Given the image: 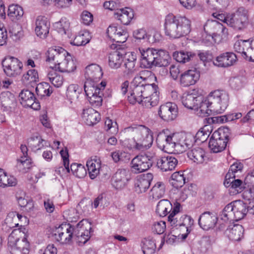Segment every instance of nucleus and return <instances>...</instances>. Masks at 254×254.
I'll return each instance as SVG.
<instances>
[{
    "label": "nucleus",
    "instance_id": "obj_62",
    "mask_svg": "<svg viewBox=\"0 0 254 254\" xmlns=\"http://www.w3.org/2000/svg\"><path fill=\"white\" fill-rule=\"evenodd\" d=\"M10 36L13 40H19L23 35L22 27L18 24H14L9 30Z\"/></svg>",
    "mask_w": 254,
    "mask_h": 254
},
{
    "label": "nucleus",
    "instance_id": "obj_15",
    "mask_svg": "<svg viewBox=\"0 0 254 254\" xmlns=\"http://www.w3.org/2000/svg\"><path fill=\"white\" fill-rule=\"evenodd\" d=\"M91 229V224L86 219L82 220L76 225L74 232L79 244H84L89 239Z\"/></svg>",
    "mask_w": 254,
    "mask_h": 254
},
{
    "label": "nucleus",
    "instance_id": "obj_53",
    "mask_svg": "<svg viewBox=\"0 0 254 254\" xmlns=\"http://www.w3.org/2000/svg\"><path fill=\"white\" fill-rule=\"evenodd\" d=\"M106 85V82L103 81H102L100 84H97L96 83L92 82L91 81H86L84 83V89L86 96L87 97V88L88 87H90L94 89L92 92L94 95L96 96L97 95L98 92H99V93H103V91Z\"/></svg>",
    "mask_w": 254,
    "mask_h": 254
},
{
    "label": "nucleus",
    "instance_id": "obj_41",
    "mask_svg": "<svg viewBox=\"0 0 254 254\" xmlns=\"http://www.w3.org/2000/svg\"><path fill=\"white\" fill-rule=\"evenodd\" d=\"M198 108L195 110L197 111V114L201 117H207L213 113V110L210 107V102H208V99L203 98L201 96V101L198 103Z\"/></svg>",
    "mask_w": 254,
    "mask_h": 254
},
{
    "label": "nucleus",
    "instance_id": "obj_46",
    "mask_svg": "<svg viewBox=\"0 0 254 254\" xmlns=\"http://www.w3.org/2000/svg\"><path fill=\"white\" fill-rule=\"evenodd\" d=\"M93 90V88L90 87L87 88L88 100L92 106L100 107L102 104L103 93L98 92L97 95L94 96L92 92Z\"/></svg>",
    "mask_w": 254,
    "mask_h": 254
},
{
    "label": "nucleus",
    "instance_id": "obj_50",
    "mask_svg": "<svg viewBox=\"0 0 254 254\" xmlns=\"http://www.w3.org/2000/svg\"><path fill=\"white\" fill-rule=\"evenodd\" d=\"M38 74L35 69H30L23 74L22 81L26 85L33 86L38 81Z\"/></svg>",
    "mask_w": 254,
    "mask_h": 254
},
{
    "label": "nucleus",
    "instance_id": "obj_39",
    "mask_svg": "<svg viewBox=\"0 0 254 254\" xmlns=\"http://www.w3.org/2000/svg\"><path fill=\"white\" fill-rule=\"evenodd\" d=\"M0 103L4 110H10L16 105L15 96L8 91L1 92L0 94Z\"/></svg>",
    "mask_w": 254,
    "mask_h": 254
},
{
    "label": "nucleus",
    "instance_id": "obj_27",
    "mask_svg": "<svg viewBox=\"0 0 254 254\" xmlns=\"http://www.w3.org/2000/svg\"><path fill=\"white\" fill-rule=\"evenodd\" d=\"M217 221V217L214 213L206 211L199 216L198 224L203 230H208L214 228Z\"/></svg>",
    "mask_w": 254,
    "mask_h": 254
},
{
    "label": "nucleus",
    "instance_id": "obj_43",
    "mask_svg": "<svg viewBox=\"0 0 254 254\" xmlns=\"http://www.w3.org/2000/svg\"><path fill=\"white\" fill-rule=\"evenodd\" d=\"M171 60V59L168 52L163 50H158L156 56L155 57V66H167Z\"/></svg>",
    "mask_w": 254,
    "mask_h": 254
},
{
    "label": "nucleus",
    "instance_id": "obj_38",
    "mask_svg": "<svg viewBox=\"0 0 254 254\" xmlns=\"http://www.w3.org/2000/svg\"><path fill=\"white\" fill-rule=\"evenodd\" d=\"M115 18L120 20L124 25L128 24L133 17V12L130 8L118 9L114 13Z\"/></svg>",
    "mask_w": 254,
    "mask_h": 254
},
{
    "label": "nucleus",
    "instance_id": "obj_5",
    "mask_svg": "<svg viewBox=\"0 0 254 254\" xmlns=\"http://www.w3.org/2000/svg\"><path fill=\"white\" fill-rule=\"evenodd\" d=\"M248 212L247 206L242 201L236 200L227 204L223 209L221 217L224 221H238Z\"/></svg>",
    "mask_w": 254,
    "mask_h": 254
},
{
    "label": "nucleus",
    "instance_id": "obj_21",
    "mask_svg": "<svg viewBox=\"0 0 254 254\" xmlns=\"http://www.w3.org/2000/svg\"><path fill=\"white\" fill-rule=\"evenodd\" d=\"M67 54V52L60 47H53L50 48L47 51L46 55V62L53 64L56 66L58 63L63 60V58Z\"/></svg>",
    "mask_w": 254,
    "mask_h": 254
},
{
    "label": "nucleus",
    "instance_id": "obj_29",
    "mask_svg": "<svg viewBox=\"0 0 254 254\" xmlns=\"http://www.w3.org/2000/svg\"><path fill=\"white\" fill-rule=\"evenodd\" d=\"M153 178V174L147 173L138 176L134 183V190L137 193L145 192Z\"/></svg>",
    "mask_w": 254,
    "mask_h": 254
},
{
    "label": "nucleus",
    "instance_id": "obj_12",
    "mask_svg": "<svg viewBox=\"0 0 254 254\" xmlns=\"http://www.w3.org/2000/svg\"><path fill=\"white\" fill-rule=\"evenodd\" d=\"M204 30L207 34L215 36L220 41L223 37L228 34V29L216 20H208L204 26Z\"/></svg>",
    "mask_w": 254,
    "mask_h": 254
},
{
    "label": "nucleus",
    "instance_id": "obj_13",
    "mask_svg": "<svg viewBox=\"0 0 254 254\" xmlns=\"http://www.w3.org/2000/svg\"><path fill=\"white\" fill-rule=\"evenodd\" d=\"M60 154L63 159V164L67 172L69 173L70 170L72 174L79 178H84L86 176L87 174L86 170L84 166L81 164L72 163L71 164L69 169V155L66 150H61Z\"/></svg>",
    "mask_w": 254,
    "mask_h": 254
},
{
    "label": "nucleus",
    "instance_id": "obj_6",
    "mask_svg": "<svg viewBox=\"0 0 254 254\" xmlns=\"http://www.w3.org/2000/svg\"><path fill=\"white\" fill-rule=\"evenodd\" d=\"M227 25L237 31H243L249 22L247 11L243 7L238 8L234 12L228 14Z\"/></svg>",
    "mask_w": 254,
    "mask_h": 254
},
{
    "label": "nucleus",
    "instance_id": "obj_58",
    "mask_svg": "<svg viewBox=\"0 0 254 254\" xmlns=\"http://www.w3.org/2000/svg\"><path fill=\"white\" fill-rule=\"evenodd\" d=\"M49 81L56 87H61L64 82L63 76L54 71L49 72L47 75Z\"/></svg>",
    "mask_w": 254,
    "mask_h": 254
},
{
    "label": "nucleus",
    "instance_id": "obj_19",
    "mask_svg": "<svg viewBox=\"0 0 254 254\" xmlns=\"http://www.w3.org/2000/svg\"><path fill=\"white\" fill-rule=\"evenodd\" d=\"M138 51L141 55V64L145 68H151L155 66V57L157 50L153 48H139Z\"/></svg>",
    "mask_w": 254,
    "mask_h": 254
},
{
    "label": "nucleus",
    "instance_id": "obj_55",
    "mask_svg": "<svg viewBox=\"0 0 254 254\" xmlns=\"http://www.w3.org/2000/svg\"><path fill=\"white\" fill-rule=\"evenodd\" d=\"M32 160L30 158H20L17 159L16 168L22 173H26L31 167Z\"/></svg>",
    "mask_w": 254,
    "mask_h": 254
},
{
    "label": "nucleus",
    "instance_id": "obj_60",
    "mask_svg": "<svg viewBox=\"0 0 254 254\" xmlns=\"http://www.w3.org/2000/svg\"><path fill=\"white\" fill-rule=\"evenodd\" d=\"M142 249L144 254H153L156 249L154 241L150 239H144L142 241Z\"/></svg>",
    "mask_w": 254,
    "mask_h": 254
},
{
    "label": "nucleus",
    "instance_id": "obj_9",
    "mask_svg": "<svg viewBox=\"0 0 254 254\" xmlns=\"http://www.w3.org/2000/svg\"><path fill=\"white\" fill-rule=\"evenodd\" d=\"M153 164V157L147 154H141L135 156L131 162L132 171L138 174L148 170Z\"/></svg>",
    "mask_w": 254,
    "mask_h": 254
},
{
    "label": "nucleus",
    "instance_id": "obj_63",
    "mask_svg": "<svg viewBox=\"0 0 254 254\" xmlns=\"http://www.w3.org/2000/svg\"><path fill=\"white\" fill-rule=\"evenodd\" d=\"M17 200L20 207H25L27 210H31L34 206L33 201L28 198L21 196H17Z\"/></svg>",
    "mask_w": 254,
    "mask_h": 254
},
{
    "label": "nucleus",
    "instance_id": "obj_47",
    "mask_svg": "<svg viewBox=\"0 0 254 254\" xmlns=\"http://www.w3.org/2000/svg\"><path fill=\"white\" fill-rule=\"evenodd\" d=\"M250 43L247 40H238L234 45V49L236 52L242 54L245 59L248 60L247 50L250 48Z\"/></svg>",
    "mask_w": 254,
    "mask_h": 254
},
{
    "label": "nucleus",
    "instance_id": "obj_4",
    "mask_svg": "<svg viewBox=\"0 0 254 254\" xmlns=\"http://www.w3.org/2000/svg\"><path fill=\"white\" fill-rule=\"evenodd\" d=\"M128 131L131 132L136 143V148L139 150L146 149L152 145L153 138L151 131L147 127L139 125L129 127Z\"/></svg>",
    "mask_w": 254,
    "mask_h": 254
},
{
    "label": "nucleus",
    "instance_id": "obj_37",
    "mask_svg": "<svg viewBox=\"0 0 254 254\" xmlns=\"http://www.w3.org/2000/svg\"><path fill=\"white\" fill-rule=\"evenodd\" d=\"M187 155L190 160L198 164L207 162L208 160L205 151L200 147L194 148L189 150Z\"/></svg>",
    "mask_w": 254,
    "mask_h": 254
},
{
    "label": "nucleus",
    "instance_id": "obj_48",
    "mask_svg": "<svg viewBox=\"0 0 254 254\" xmlns=\"http://www.w3.org/2000/svg\"><path fill=\"white\" fill-rule=\"evenodd\" d=\"M166 192V185L162 182H157L151 190V194L154 199L162 197Z\"/></svg>",
    "mask_w": 254,
    "mask_h": 254
},
{
    "label": "nucleus",
    "instance_id": "obj_45",
    "mask_svg": "<svg viewBox=\"0 0 254 254\" xmlns=\"http://www.w3.org/2000/svg\"><path fill=\"white\" fill-rule=\"evenodd\" d=\"M172 205L167 199H162L157 204L156 212L161 217H164L171 212Z\"/></svg>",
    "mask_w": 254,
    "mask_h": 254
},
{
    "label": "nucleus",
    "instance_id": "obj_64",
    "mask_svg": "<svg viewBox=\"0 0 254 254\" xmlns=\"http://www.w3.org/2000/svg\"><path fill=\"white\" fill-rule=\"evenodd\" d=\"M179 208H180L179 206H176L175 207L173 211L170 213L168 217V222L170 223L172 226H181L180 223H178V217H175L176 214L178 213L179 211Z\"/></svg>",
    "mask_w": 254,
    "mask_h": 254
},
{
    "label": "nucleus",
    "instance_id": "obj_54",
    "mask_svg": "<svg viewBox=\"0 0 254 254\" xmlns=\"http://www.w3.org/2000/svg\"><path fill=\"white\" fill-rule=\"evenodd\" d=\"M171 183L174 188H181L185 183V178L182 171L174 173L171 176Z\"/></svg>",
    "mask_w": 254,
    "mask_h": 254
},
{
    "label": "nucleus",
    "instance_id": "obj_56",
    "mask_svg": "<svg viewBox=\"0 0 254 254\" xmlns=\"http://www.w3.org/2000/svg\"><path fill=\"white\" fill-rule=\"evenodd\" d=\"M24 11L21 6L18 4H11L9 6L8 15L12 18L20 19L23 15Z\"/></svg>",
    "mask_w": 254,
    "mask_h": 254
},
{
    "label": "nucleus",
    "instance_id": "obj_36",
    "mask_svg": "<svg viewBox=\"0 0 254 254\" xmlns=\"http://www.w3.org/2000/svg\"><path fill=\"white\" fill-rule=\"evenodd\" d=\"M244 229L241 225H230L225 231L228 238L233 241H239L244 237Z\"/></svg>",
    "mask_w": 254,
    "mask_h": 254
},
{
    "label": "nucleus",
    "instance_id": "obj_51",
    "mask_svg": "<svg viewBox=\"0 0 254 254\" xmlns=\"http://www.w3.org/2000/svg\"><path fill=\"white\" fill-rule=\"evenodd\" d=\"M16 179L13 176H7L3 170L0 168V187L5 188L16 185Z\"/></svg>",
    "mask_w": 254,
    "mask_h": 254
},
{
    "label": "nucleus",
    "instance_id": "obj_25",
    "mask_svg": "<svg viewBox=\"0 0 254 254\" xmlns=\"http://www.w3.org/2000/svg\"><path fill=\"white\" fill-rule=\"evenodd\" d=\"M56 66L55 69L61 72H72L76 68V62L75 59L67 52Z\"/></svg>",
    "mask_w": 254,
    "mask_h": 254
},
{
    "label": "nucleus",
    "instance_id": "obj_40",
    "mask_svg": "<svg viewBox=\"0 0 254 254\" xmlns=\"http://www.w3.org/2000/svg\"><path fill=\"white\" fill-rule=\"evenodd\" d=\"M123 54L119 50L110 53L108 56V64L113 69H118L122 65L123 62Z\"/></svg>",
    "mask_w": 254,
    "mask_h": 254
},
{
    "label": "nucleus",
    "instance_id": "obj_3",
    "mask_svg": "<svg viewBox=\"0 0 254 254\" xmlns=\"http://www.w3.org/2000/svg\"><path fill=\"white\" fill-rule=\"evenodd\" d=\"M28 230L24 226L12 230L8 238V245L11 254H28L29 244L27 240Z\"/></svg>",
    "mask_w": 254,
    "mask_h": 254
},
{
    "label": "nucleus",
    "instance_id": "obj_10",
    "mask_svg": "<svg viewBox=\"0 0 254 254\" xmlns=\"http://www.w3.org/2000/svg\"><path fill=\"white\" fill-rule=\"evenodd\" d=\"M3 71L9 77H16L22 71V63L17 58L9 57L5 58L2 62Z\"/></svg>",
    "mask_w": 254,
    "mask_h": 254
},
{
    "label": "nucleus",
    "instance_id": "obj_2",
    "mask_svg": "<svg viewBox=\"0 0 254 254\" xmlns=\"http://www.w3.org/2000/svg\"><path fill=\"white\" fill-rule=\"evenodd\" d=\"M164 27L167 36L171 39H178L190 33L191 22L185 16L168 14L165 18Z\"/></svg>",
    "mask_w": 254,
    "mask_h": 254
},
{
    "label": "nucleus",
    "instance_id": "obj_28",
    "mask_svg": "<svg viewBox=\"0 0 254 254\" xmlns=\"http://www.w3.org/2000/svg\"><path fill=\"white\" fill-rule=\"evenodd\" d=\"M199 72L195 68L189 69L181 75L180 83L184 87L193 85L199 79Z\"/></svg>",
    "mask_w": 254,
    "mask_h": 254
},
{
    "label": "nucleus",
    "instance_id": "obj_61",
    "mask_svg": "<svg viewBox=\"0 0 254 254\" xmlns=\"http://www.w3.org/2000/svg\"><path fill=\"white\" fill-rule=\"evenodd\" d=\"M55 27L59 33L65 34L69 28L70 23L67 18L64 17L55 23Z\"/></svg>",
    "mask_w": 254,
    "mask_h": 254
},
{
    "label": "nucleus",
    "instance_id": "obj_18",
    "mask_svg": "<svg viewBox=\"0 0 254 254\" xmlns=\"http://www.w3.org/2000/svg\"><path fill=\"white\" fill-rule=\"evenodd\" d=\"M175 133L168 135H160L156 139L159 148L168 153H171L176 150V141H174Z\"/></svg>",
    "mask_w": 254,
    "mask_h": 254
},
{
    "label": "nucleus",
    "instance_id": "obj_34",
    "mask_svg": "<svg viewBox=\"0 0 254 254\" xmlns=\"http://www.w3.org/2000/svg\"><path fill=\"white\" fill-rule=\"evenodd\" d=\"M235 175L228 172L225 176L224 185L226 187H231L237 192H241L245 188V184L240 179H235Z\"/></svg>",
    "mask_w": 254,
    "mask_h": 254
},
{
    "label": "nucleus",
    "instance_id": "obj_17",
    "mask_svg": "<svg viewBox=\"0 0 254 254\" xmlns=\"http://www.w3.org/2000/svg\"><path fill=\"white\" fill-rule=\"evenodd\" d=\"M19 100L21 105L25 108H31L34 110L40 108V104L36 100L33 93L28 90H23L19 93Z\"/></svg>",
    "mask_w": 254,
    "mask_h": 254
},
{
    "label": "nucleus",
    "instance_id": "obj_49",
    "mask_svg": "<svg viewBox=\"0 0 254 254\" xmlns=\"http://www.w3.org/2000/svg\"><path fill=\"white\" fill-rule=\"evenodd\" d=\"M81 90V88L77 84H72L68 86L66 90V96L70 103L77 101Z\"/></svg>",
    "mask_w": 254,
    "mask_h": 254
},
{
    "label": "nucleus",
    "instance_id": "obj_23",
    "mask_svg": "<svg viewBox=\"0 0 254 254\" xmlns=\"http://www.w3.org/2000/svg\"><path fill=\"white\" fill-rule=\"evenodd\" d=\"M201 95H198L195 91L185 93L181 97L183 105L187 109L195 110L198 108V103L201 101Z\"/></svg>",
    "mask_w": 254,
    "mask_h": 254
},
{
    "label": "nucleus",
    "instance_id": "obj_14",
    "mask_svg": "<svg viewBox=\"0 0 254 254\" xmlns=\"http://www.w3.org/2000/svg\"><path fill=\"white\" fill-rule=\"evenodd\" d=\"M74 229L69 224H62L54 231V239L61 244L69 243L72 237Z\"/></svg>",
    "mask_w": 254,
    "mask_h": 254
},
{
    "label": "nucleus",
    "instance_id": "obj_7",
    "mask_svg": "<svg viewBox=\"0 0 254 254\" xmlns=\"http://www.w3.org/2000/svg\"><path fill=\"white\" fill-rule=\"evenodd\" d=\"M210 107L214 113L221 114L227 108L228 105L229 96L223 90H216L211 92L207 97Z\"/></svg>",
    "mask_w": 254,
    "mask_h": 254
},
{
    "label": "nucleus",
    "instance_id": "obj_59",
    "mask_svg": "<svg viewBox=\"0 0 254 254\" xmlns=\"http://www.w3.org/2000/svg\"><path fill=\"white\" fill-rule=\"evenodd\" d=\"M194 56L190 52L185 51L177 52L173 54V57L176 61L182 63L189 62Z\"/></svg>",
    "mask_w": 254,
    "mask_h": 254
},
{
    "label": "nucleus",
    "instance_id": "obj_22",
    "mask_svg": "<svg viewBox=\"0 0 254 254\" xmlns=\"http://www.w3.org/2000/svg\"><path fill=\"white\" fill-rule=\"evenodd\" d=\"M107 34L113 41L119 43L125 42L128 37V33L126 30L120 26L115 25L110 26L108 28Z\"/></svg>",
    "mask_w": 254,
    "mask_h": 254
},
{
    "label": "nucleus",
    "instance_id": "obj_30",
    "mask_svg": "<svg viewBox=\"0 0 254 254\" xmlns=\"http://www.w3.org/2000/svg\"><path fill=\"white\" fill-rule=\"evenodd\" d=\"M50 24L44 16H38L35 21V32L41 38H45L49 32Z\"/></svg>",
    "mask_w": 254,
    "mask_h": 254
},
{
    "label": "nucleus",
    "instance_id": "obj_1",
    "mask_svg": "<svg viewBox=\"0 0 254 254\" xmlns=\"http://www.w3.org/2000/svg\"><path fill=\"white\" fill-rule=\"evenodd\" d=\"M153 76L149 70H143L136 75L131 82L128 100L130 104H141L146 108L156 106L159 100L158 86L147 82L150 76Z\"/></svg>",
    "mask_w": 254,
    "mask_h": 254
},
{
    "label": "nucleus",
    "instance_id": "obj_42",
    "mask_svg": "<svg viewBox=\"0 0 254 254\" xmlns=\"http://www.w3.org/2000/svg\"><path fill=\"white\" fill-rule=\"evenodd\" d=\"M101 161L99 159H90L86 162V166L90 179H94L99 174Z\"/></svg>",
    "mask_w": 254,
    "mask_h": 254
},
{
    "label": "nucleus",
    "instance_id": "obj_20",
    "mask_svg": "<svg viewBox=\"0 0 254 254\" xmlns=\"http://www.w3.org/2000/svg\"><path fill=\"white\" fill-rule=\"evenodd\" d=\"M128 171L125 169H119L112 178V185L116 190H121L125 188L129 180Z\"/></svg>",
    "mask_w": 254,
    "mask_h": 254
},
{
    "label": "nucleus",
    "instance_id": "obj_33",
    "mask_svg": "<svg viewBox=\"0 0 254 254\" xmlns=\"http://www.w3.org/2000/svg\"><path fill=\"white\" fill-rule=\"evenodd\" d=\"M136 57L134 52L126 54L124 64L125 68L124 73L128 77L131 76L136 71Z\"/></svg>",
    "mask_w": 254,
    "mask_h": 254
},
{
    "label": "nucleus",
    "instance_id": "obj_35",
    "mask_svg": "<svg viewBox=\"0 0 254 254\" xmlns=\"http://www.w3.org/2000/svg\"><path fill=\"white\" fill-rule=\"evenodd\" d=\"M100 114L92 108H84L82 110L81 117L88 126L96 124L100 120Z\"/></svg>",
    "mask_w": 254,
    "mask_h": 254
},
{
    "label": "nucleus",
    "instance_id": "obj_32",
    "mask_svg": "<svg viewBox=\"0 0 254 254\" xmlns=\"http://www.w3.org/2000/svg\"><path fill=\"white\" fill-rule=\"evenodd\" d=\"M103 75L101 67L98 64H91L85 68L84 76L86 81L96 83Z\"/></svg>",
    "mask_w": 254,
    "mask_h": 254
},
{
    "label": "nucleus",
    "instance_id": "obj_31",
    "mask_svg": "<svg viewBox=\"0 0 254 254\" xmlns=\"http://www.w3.org/2000/svg\"><path fill=\"white\" fill-rule=\"evenodd\" d=\"M178 163V160L175 157L172 155H167L158 159L157 166L161 171L167 172L175 169Z\"/></svg>",
    "mask_w": 254,
    "mask_h": 254
},
{
    "label": "nucleus",
    "instance_id": "obj_44",
    "mask_svg": "<svg viewBox=\"0 0 254 254\" xmlns=\"http://www.w3.org/2000/svg\"><path fill=\"white\" fill-rule=\"evenodd\" d=\"M46 144V141L38 135L31 136L28 141L29 147L34 151L41 149Z\"/></svg>",
    "mask_w": 254,
    "mask_h": 254
},
{
    "label": "nucleus",
    "instance_id": "obj_52",
    "mask_svg": "<svg viewBox=\"0 0 254 254\" xmlns=\"http://www.w3.org/2000/svg\"><path fill=\"white\" fill-rule=\"evenodd\" d=\"M90 38L91 37L88 32L81 31L75 37L73 41L71 42V44L77 46L85 45L89 42Z\"/></svg>",
    "mask_w": 254,
    "mask_h": 254
},
{
    "label": "nucleus",
    "instance_id": "obj_16",
    "mask_svg": "<svg viewBox=\"0 0 254 254\" xmlns=\"http://www.w3.org/2000/svg\"><path fill=\"white\" fill-rule=\"evenodd\" d=\"M178 112V107L175 103L167 102L160 106L158 114L164 121H171L176 118Z\"/></svg>",
    "mask_w": 254,
    "mask_h": 254
},
{
    "label": "nucleus",
    "instance_id": "obj_57",
    "mask_svg": "<svg viewBox=\"0 0 254 254\" xmlns=\"http://www.w3.org/2000/svg\"><path fill=\"white\" fill-rule=\"evenodd\" d=\"M36 91L37 94L41 96H49L53 92L51 86L46 82L38 84L36 88Z\"/></svg>",
    "mask_w": 254,
    "mask_h": 254
},
{
    "label": "nucleus",
    "instance_id": "obj_24",
    "mask_svg": "<svg viewBox=\"0 0 254 254\" xmlns=\"http://www.w3.org/2000/svg\"><path fill=\"white\" fill-rule=\"evenodd\" d=\"M19 221H27V218L16 212H10L6 216L2 223V229L8 231L9 229L18 227Z\"/></svg>",
    "mask_w": 254,
    "mask_h": 254
},
{
    "label": "nucleus",
    "instance_id": "obj_8",
    "mask_svg": "<svg viewBox=\"0 0 254 254\" xmlns=\"http://www.w3.org/2000/svg\"><path fill=\"white\" fill-rule=\"evenodd\" d=\"M229 130L228 128H219L215 131L209 142V148L213 153H218L226 147L228 140Z\"/></svg>",
    "mask_w": 254,
    "mask_h": 254
},
{
    "label": "nucleus",
    "instance_id": "obj_11",
    "mask_svg": "<svg viewBox=\"0 0 254 254\" xmlns=\"http://www.w3.org/2000/svg\"><path fill=\"white\" fill-rule=\"evenodd\" d=\"M174 141H176V151L183 152L192 146L195 142L193 134L185 132L174 133Z\"/></svg>",
    "mask_w": 254,
    "mask_h": 254
},
{
    "label": "nucleus",
    "instance_id": "obj_26",
    "mask_svg": "<svg viewBox=\"0 0 254 254\" xmlns=\"http://www.w3.org/2000/svg\"><path fill=\"white\" fill-rule=\"evenodd\" d=\"M237 61V58L234 53H225L217 56L213 61V63L218 67H227L234 65Z\"/></svg>",
    "mask_w": 254,
    "mask_h": 254
}]
</instances>
